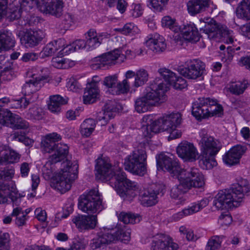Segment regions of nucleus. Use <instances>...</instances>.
Masks as SVG:
<instances>
[{"label":"nucleus","instance_id":"864d4df0","mask_svg":"<svg viewBox=\"0 0 250 250\" xmlns=\"http://www.w3.org/2000/svg\"><path fill=\"white\" fill-rule=\"evenodd\" d=\"M169 0H150L149 5L151 6L154 10L160 12L163 9L164 6L167 3Z\"/></svg>","mask_w":250,"mask_h":250},{"label":"nucleus","instance_id":"cd10ccee","mask_svg":"<svg viewBox=\"0 0 250 250\" xmlns=\"http://www.w3.org/2000/svg\"><path fill=\"white\" fill-rule=\"evenodd\" d=\"M47 78L48 75H45L37 77L35 79L30 80L26 83L22 87L25 95H30L39 90L44 84L43 81Z\"/></svg>","mask_w":250,"mask_h":250},{"label":"nucleus","instance_id":"69168bd1","mask_svg":"<svg viewBox=\"0 0 250 250\" xmlns=\"http://www.w3.org/2000/svg\"><path fill=\"white\" fill-rule=\"evenodd\" d=\"M161 22L163 26L171 29L173 27L175 21L169 16H165L162 19Z\"/></svg>","mask_w":250,"mask_h":250},{"label":"nucleus","instance_id":"6e6552de","mask_svg":"<svg viewBox=\"0 0 250 250\" xmlns=\"http://www.w3.org/2000/svg\"><path fill=\"white\" fill-rule=\"evenodd\" d=\"M146 158L145 145L141 144L137 149L125 159V169L134 174L144 176L146 172Z\"/></svg>","mask_w":250,"mask_h":250},{"label":"nucleus","instance_id":"6ab92c4d","mask_svg":"<svg viewBox=\"0 0 250 250\" xmlns=\"http://www.w3.org/2000/svg\"><path fill=\"white\" fill-rule=\"evenodd\" d=\"M179 157L185 161L193 162L196 160L198 152L193 144L188 141H183L176 148Z\"/></svg>","mask_w":250,"mask_h":250},{"label":"nucleus","instance_id":"bb28decb","mask_svg":"<svg viewBox=\"0 0 250 250\" xmlns=\"http://www.w3.org/2000/svg\"><path fill=\"white\" fill-rule=\"evenodd\" d=\"M65 41L63 39L53 41L43 47L42 51L39 53L40 57L44 58L52 56L59 50H61L60 51H63L65 49Z\"/></svg>","mask_w":250,"mask_h":250},{"label":"nucleus","instance_id":"5701e85b","mask_svg":"<svg viewBox=\"0 0 250 250\" xmlns=\"http://www.w3.org/2000/svg\"><path fill=\"white\" fill-rule=\"evenodd\" d=\"M63 6L62 1H53L48 0L42 3V5L39 6V9L44 14L59 18L62 15Z\"/></svg>","mask_w":250,"mask_h":250},{"label":"nucleus","instance_id":"b1692460","mask_svg":"<svg viewBox=\"0 0 250 250\" xmlns=\"http://www.w3.org/2000/svg\"><path fill=\"white\" fill-rule=\"evenodd\" d=\"M117 110L116 102L109 101L104 104L102 111L97 113L96 119L97 121H99L101 125H104L111 118H113V113Z\"/></svg>","mask_w":250,"mask_h":250},{"label":"nucleus","instance_id":"6e6d98bb","mask_svg":"<svg viewBox=\"0 0 250 250\" xmlns=\"http://www.w3.org/2000/svg\"><path fill=\"white\" fill-rule=\"evenodd\" d=\"M86 243L83 239H78L74 241L67 250H84Z\"/></svg>","mask_w":250,"mask_h":250},{"label":"nucleus","instance_id":"8fccbe9b","mask_svg":"<svg viewBox=\"0 0 250 250\" xmlns=\"http://www.w3.org/2000/svg\"><path fill=\"white\" fill-rule=\"evenodd\" d=\"M11 136L13 140L22 142L26 146H32L34 143L33 140L25 137L24 135L19 134V132H15L11 134Z\"/></svg>","mask_w":250,"mask_h":250},{"label":"nucleus","instance_id":"4468645a","mask_svg":"<svg viewBox=\"0 0 250 250\" xmlns=\"http://www.w3.org/2000/svg\"><path fill=\"white\" fill-rule=\"evenodd\" d=\"M157 164L161 168L164 167L171 173L173 174L177 177L180 176V174L184 173V171L188 168H197L194 167L186 166L182 168L176 160H173L170 157L165 154H160L158 157H156Z\"/></svg>","mask_w":250,"mask_h":250},{"label":"nucleus","instance_id":"7c9ffc66","mask_svg":"<svg viewBox=\"0 0 250 250\" xmlns=\"http://www.w3.org/2000/svg\"><path fill=\"white\" fill-rule=\"evenodd\" d=\"M210 0H190L187 3L188 13L193 16L201 13L209 6Z\"/></svg>","mask_w":250,"mask_h":250},{"label":"nucleus","instance_id":"3c124183","mask_svg":"<svg viewBox=\"0 0 250 250\" xmlns=\"http://www.w3.org/2000/svg\"><path fill=\"white\" fill-rule=\"evenodd\" d=\"M21 9L18 7H12L9 9L6 15L7 18L11 21H14L19 19L21 17Z\"/></svg>","mask_w":250,"mask_h":250},{"label":"nucleus","instance_id":"338daca9","mask_svg":"<svg viewBox=\"0 0 250 250\" xmlns=\"http://www.w3.org/2000/svg\"><path fill=\"white\" fill-rule=\"evenodd\" d=\"M3 179L10 180L14 175L15 170L13 168H6L2 170Z\"/></svg>","mask_w":250,"mask_h":250},{"label":"nucleus","instance_id":"bf43d9fd","mask_svg":"<svg viewBox=\"0 0 250 250\" xmlns=\"http://www.w3.org/2000/svg\"><path fill=\"white\" fill-rule=\"evenodd\" d=\"M67 87L70 90L77 91L78 89H81L83 85L74 78H71L67 83Z\"/></svg>","mask_w":250,"mask_h":250},{"label":"nucleus","instance_id":"f257e3e1","mask_svg":"<svg viewBox=\"0 0 250 250\" xmlns=\"http://www.w3.org/2000/svg\"><path fill=\"white\" fill-rule=\"evenodd\" d=\"M96 178L101 181L109 180V184L124 200L132 201L135 197L138 185L126 178L119 167H112L108 159L98 158L95 166Z\"/></svg>","mask_w":250,"mask_h":250},{"label":"nucleus","instance_id":"0eeeda50","mask_svg":"<svg viewBox=\"0 0 250 250\" xmlns=\"http://www.w3.org/2000/svg\"><path fill=\"white\" fill-rule=\"evenodd\" d=\"M192 114L197 120L214 115L220 117L223 114V109L216 99L203 98L193 104Z\"/></svg>","mask_w":250,"mask_h":250},{"label":"nucleus","instance_id":"13d9d810","mask_svg":"<svg viewBox=\"0 0 250 250\" xmlns=\"http://www.w3.org/2000/svg\"><path fill=\"white\" fill-rule=\"evenodd\" d=\"M246 88L245 83H239L232 85L230 87V90L233 94L239 95L243 93Z\"/></svg>","mask_w":250,"mask_h":250},{"label":"nucleus","instance_id":"0e129e2a","mask_svg":"<svg viewBox=\"0 0 250 250\" xmlns=\"http://www.w3.org/2000/svg\"><path fill=\"white\" fill-rule=\"evenodd\" d=\"M62 21L64 22L63 29L66 30L70 27L71 23L73 22L72 15L69 13H66L62 17Z\"/></svg>","mask_w":250,"mask_h":250},{"label":"nucleus","instance_id":"052dcab7","mask_svg":"<svg viewBox=\"0 0 250 250\" xmlns=\"http://www.w3.org/2000/svg\"><path fill=\"white\" fill-rule=\"evenodd\" d=\"M118 77L116 75L108 76L104 78V84L107 87H113L117 83Z\"/></svg>","mask_w":250,"mask_h":250},{"label":"nucleus","instance_id":"774afa93","mask_svg":"<svg viewBox=\"0 0 250 250\" xmlns=\"http://www.w3.org/2000/svg\"><path fill=\"white\" fill-rule=\"evenodd\" d=\"M35 214L37 218L41 222H44L47 218V215L45 211L42 210L41 208H37L35 211Z\"/></svg>","mask_w":250,"mask_h":250},{"label":"nucleus","instance_id":"de8ad7c7","mask_svg":"<svg viewBox=\"0 0 250 250\" xmlns=\"http://www.w3.org/2000/svg\"><path fill=\"white\" fill-rule=\"evenodd\" d=\"M10 240L9 233L0 231V250H8Z\"/></svg>","mask_w":250,"mask_h":250},{"label":"nucleus","instance_id":"2eb2a0df","mask_svg":"<svg viewBox=\"0 0 250 250\" xmlns=\"http://www.w3.org/2000/svg\"><path fill=\"white\" fill-rule=\"evenodd\" d=\"M137 185L138 188L136 190V194L139 193L140 200L143 206L150 207L155 205L158 202L157 195L161 192L160 186L152 184L147 188H144L143 189H140L138 192L139 186L138 185Z\"/></svg>","mask_w":250,"mask_h":250},{"label":"nucleus","instance_id":"393cba45","mask_svg":"<svg viewBox=\"0 0 250 250\" xmlns=\"http://www.w3.org/2000/svg\"><path fill=\"white\" fill-rule=\"evenodd\" d=\"M247 148L245 146L237 145L231 148L223 156L224 163L229 166H232L239 162L240 159L245 153Z\"/></svg>","mask_w":250,"mask_h":250},{"label":"nucleus","instance_id":"ddd939ff","mask_svg":"<svg viewBox=\"0 0 250 250\" xmlns=\"http://www.w3.org/2000/svg\"><path fill=\"white\" fill-rule=\"evenodd\" d=\"M155 122L157 126L154 128V131H167L180 125L182 122V115L179 112L167 114L155 120Z\"/></svg>","mask_w":250,"mask_h":250},{"label":"nucleus","instance_id":"4be33fe9","mask_svg":"<svg viewBox=\"0 0 250 250\" xmlns=\"http://www.w3.org/2000/svg\"><path fill=\"white\" fill-rule=\"evenodd\" d=\"M109 35L107 33H97L94 29H90L85 34L86 45L87 50H92L102 43L104 38H108Z\"/></svg>","mask_w":250,"mask_h":250},{"label":"nucleus","instance_id":"e2e57ef3","mask_svg":"<svg viewBox=\"0 0 250 250\" xmlns=\"http://www.w3.org/2000/svg\"><path fill=\"white\" fill-rule=\"evenodd\" d=\"M133 8L131 10V15L134 18H138L141 16L143 13V8L140 4H134L133 5Z\"/></svg>","mask_w":250,"mask_h":250},{"label":"nucleus","instance_id":"f704fd0d","mask_svg":"<svg viewBox=\"0 0 250 250\" xmlns=\"http://www.w3.org/2000/svg\"><path fill=\"white\" fill-rule=\"evenodd\" d=\"M20 155L11 149L5 150L3 153H0V164L3 162L15 163L19 161Z\"/></svg>","mask_w":250,"mask_h":250},{"label":"nucleus","instance_id":"1a4fd4ad","mask_svg":"<svg viewBox=\"0 0 250 250\" xmlns=\"http://www.w3.org/2000/svg\"><path fill=\"white\" fill-rule=\"evenodd\" d=\"M62 167L54 186L61 193H64L70 189L72 183L77 178V175L75 170L77 169L78 167L75 165L72 167L68 161L63 162Z\"/></svg>","mask_w":250,"mask_h":250},{"label":"nucleus","instance_id":"5fc2aeb1","mask_svg":"<svg viewBox=\"0 0 250 250\" xmlns=\"http://www.w3.org/2000/svg\"><path fill=\"white\" fill-rule=\"evenodd\" d=\"M130 84L127 79H124L122 82L117 83V88L118 90V93H127L130 89Z\"/></svg>","mask_w":250,"mask_h":250},{"label":"nucleus","instance_id":"423d86ee","mask_svg":"<svg viewBox=\"0 0 250 250\" xmlns=\"http://www.w3.org/2000/svg\"><path fill=\"white\" fill-rule=\"evenodd\" d=\"M62 139L60 135L52 133L47 135L42 142V147L44 152L53 153L48 161L50 165L64 159L68 153V146L65 144L57 143Z\"/></svg>","mask_w":250,"mask_h":250},{"label":"nucleus","instance_id":"c9c22d12","mask_svg":"<svg viewBox=\"0 0 250 250\" xmlns=\"http://www.w3.org/2000/svg\"><path fill=\"white\" fill-rule=\"evenodd\" d=\"M9 124V127L15 129H26L29 127V123L21 118L19 115L12 113Z\"/></svg>","mask_w":250,"mask_h":250},{"label":"nucleus","instance_id":"79ce46f5","mask_svg":"<svg viewBox=\"0 0 250 250\" xmlns=\"http://www.w3.org/2000/svg\"><path fill=\"white\" fill-rule=\"evenodd\" d=\"M223 236H213L208 241L206 250H215L221 246Z\"/></svg>","mask_w":250,"mask_h":250},{"label":"nucleus","instance_id":"ea45409f","mask_svg":"<svg viewBox=\"0 0 250 250\" xmlns=\"http://www.w3.org/2000/svg\"><path fill=\"white\" fill-rule=\"evenodd\" d=\"M111 230L112 235L114 238V242L116 240L128 241L130 240L129 232L125 231L124 229L120 228H117L115 231Z\"/></svg>","mask_w":250,"mask_h":250},{"label":"nucleus","instance_id":"680f3d73","mask_svg":"<svg viewBox=\"0 0 250 250\" xmlns=\"http://www.w3.org/2000/svg\"><path fill=\"white\" fill-rule=\"evenodd\" d=\"M40 57V55L34 52H28L24 53L22 57L21 60L24 62L29 61H35Z\"/></svg>","mask_w":250,"mask_h":250},{"label":"nucleus","instance_id":"f03ea898","mask_svg":"<svg viewBox=\"0 0 250 250\" xmlns=\"http://www.w3.org/2000/svg\"><path fill=\"white\" fill-rule=\"evenodd\" d=\"M168 88L167 83L160 78H156L146 87L145 94L135 100V110L139 113H145L165 102Z\"/></svg>","mask_w":250,"mask_h":250},{"label":"nucleus","instance_id":"f3484780","mask_svg":"<svg viewBox=\"0 0 250 250\" xmlns=\"http://www.w3.org/2000/svg\"><path fill=\"white\" fill-rule=\"evenodd\" d=\"M113 242L112 230L104 229L91 240L90 246L92 250H105L107 245Z\"/></svg>","mask_w":250,"mask_h":250},{"label":"nucleus","instance_id":"37998d69","mask_svg":"<svg viewBox=\"0 0 250 250\" xmlns=\"http://www.w3.org/2000/svg\"><path fill=\"white\" fill-rule=\"evenodd\" d=\"M68 48V52H67V50H66L65 52L68 53L71 52L75 51L82 48H85L87 49L86 41L83 40H76L72 44H67L66 46L65 45V48Z\"/></svg>","mask_w":250,"mask_h":250},{"label":"nucleus","instance_id":"2f4dec72","mask_svg":"<svg viewBox=\"0 0 250 250\" xmlns=\"http://www.w3.org/2000/svg\"><path fill=\"white\" fill-rule=\"evenodd\" d=\"M181 32L184 39L189 42H197L200 39V35L194 23L185 25Z\"/></svg>","mask_w":250,"mask_h":250},{"label":"nucleus","instance_id":"412c9836","mask_svg":"<svg viewBox=\"0 0 250 250\" xmlns=\"http://www.w3.org/2000/svg\"><path fill=\"white\" fill-rule=\"evenodd\" d=\"M44 35L41 30H27L21 34V43L26 47H32L37 45L43 39Z\"/></svg>","mask_w":250,"mask_h":250},{"label":"nucleus","instance_id":"9b49d317","mask_svg":"<svg viewBox=\"0 0 250 250\" xmlns=\"http://www.w3.org/2000/svg\"><path fill=\"white\" fill-rule=\"evenodd\" d=\"M125 59V56L120 50L115 49L96 57L93 60V65L96 68H108L109 66L123 62Z\"/></svg>","mask_w":250,"mask_h":250},{"label":"nucleus","instance_id":"4c0bfd02","mask_svg":"<svg viewBox=\"0 0 250 250\" xmlns=\"http://www.w3.org/2000/svg\"><path fill=\"white\" fill-rule=\"evenodd\" d=\"M148 74L145 69H140L136 72L132 86L135 88L144 85L148 81Z\"/></svg>","mask_w":250,"mask_h":250},{"label":"nucleus","instance_id":"58836bf2","mask_svg":"<svg viewBox=\"0 0 250 250\" xmlns=\"http://www.w3.org/2000/svg\"><path fill=\"white\" fill-rule=\"evenodd\" d=\"M236 14L239 18L250 20V6L241 2L238 6Z\"/></svg>","mask_w":250,"mask_h":250},{"label":"nucleus","instance_id":"c03bdc74","mask_svg":"<svg viewBox=\"0 0 250 250\" xmlns=\"http://www.w3.org/2000/svg\"><path fill=\"white\" fill-rule=\"evenodd\" d=\"M158 72L165 81L167 82L169 84H171L174 80H176V74L168 69L166 68H160Z\"/></svg>","mask_w":250,"mask_h":250},{"label":"nucleus","instance_id":"49530a36","mask_svg":"<svg viewBox=\"0 0 250 250\" xmlns=\"http://www.w3.org/2000/svg\"><path fill=\"white\" fill-rule=\"evenodd\" d=\"M156 126H157V125L155 121L150 125H143L141 128V130L144 137L150 138L153 133H158L159 132L154 131V128H155Z\"/></svg>","mask_w":250,"mask_h":250},{"label":"nucleus","instance_id":"72a5a7b5","mask_svg":"<svg viewBox=\"0 0 250 250\" xmlns=\"http://www.w3.org/2000/svg\"><path fill=\"white\" fill-rule=\"evenodd\" d=\"M209 201L206 198H203L197 203L191 204L190 206L183 209V213L186 215H189L196 213L206 207L208 204Z\"/></svg>","mask_w":250,"mask_h":250},{"label":"nucleus","instance_id":"09e8293b","mask_svg":"<svg viewBox=\"0 0 250 250\" xmlns=\"http://www.w3.org/2000/svg\"><path fill=\"white\" fill-rule=\"evenodd\" d=\"M43 2H45V1L44 0H23L21 4V8L26 11H28L34 7H37L39 8V6L42 5Z\"/></svg>","mask_w":250,"mask_h":250},{"label":"nucleus","instance_id":"a211bd4d","mask_svg":"<svg viewBox=\"0 0 250 250\" xmlns=\"http://www.w3.org/2000/svg\"><path fill=\"white\" fill-rule=\"evenodd\" d=\"M72 221L81 231L93 229L98 223L97 215H78L75 216Z\"/></svg>","mask_w":250,"mask_h":250},{"label":"nucleus","instance_id":"aec40b11","mask_svg":"<svg viewBox=\"0 0 250 250\" xmlns=\"http://www.w3.org/2000/svg\"><path fill=\"white\" fill-rule=\"evenodd\" d=\"M178 246L171 241L170 238L163 234H157L153 237L151 250H177Z\"/></svg>","mask_w":250,"mask_h":250},{"label":"nucleus","instance_id":"39448f33","mask_svg":"<svg viewBox=\"0 0 250 250\" xmlns=\"http://www.w3.org/2000/svg\"><path fill=\"white\" fill-rule=\"evenodd\" d=\"M177 177L179 184L172 188L170 191L172 198L176 199L192 188H201L205 184L204 177L198 168H188Z\"/></svg>","mask_w":250,"mask_h":250},{"label":"nucleus","instance_id":"c85d7f7f","mask_svg":"<svg viewBox=\"0 0 250 250\" xmlns=\"http://www.w3.org/2000/svg\"><path fill=\"white\" fill-rule=\"evenodd\" d=\"M12 33L7 29L0 30V53L11 49L15 46Z\"/></svg>","mask_w":250,"mask_h":250},{"label":"nucleus","instance_id":"f8f14e48","mask_svg":"<svg viewBox=\"0 0 250 250\" xmlns=\"http://www.w3.org/2000/svg\"><path fill=\"white\" fill-rule=\"evenodd\" d=\"M179 73L189 79H196L201 77L206 72V65L198 59H194L188 62L185 67H180Z\"/></svg>","mask_w":250,"mask_h":250},{"label":"nucleus","instance_id":"a878e982","mask_svg":"<svg viewBox=\"0 0 250 250\" xmlns=\"http://www.w3.org/2000/svg\"><path fill=\"white\" fill-rule=\"evenodd\" d=\"M145 43L151 50L156 53L162 52L167 46L164 38L157 33L148 36Z\"/></svg>","mask_w":250,"mask_h":250},{"label":"nucleus","instance_id":"9d476101","mask_svg":"<svg viewBox=\"0 0 250 250\" xmlns=\"http://www.w3.org/2000/svg\"><path fill=\"white\" fill-rule=\"evenodd\" d=\"M78 207L83 212L89 215H97L103 208L98 191L92 189L87 194L81 195L79 199Z\"/></svg>","mask_w":250,"mask_h":250},{"label":"nucleus","instance_id":"dca6fc26","mask_svg":"<svg viewBox=\"0 0 250 250\" xmlns=\"http://www.w3.org/2000/svg\"><path fill=\"white\" fill-rule=\"evenodd\" d=\"M201 30L210 39L220 38L229 34V31L226 26L218 24L213 19H211L208 22H206L204 28Z\"/></svg>","mask_w":250,"mask_h":250},{"label":"nucleus","instance_id":"e433bc0d","mask_svg":"<svg viewBox=\"0 0 250 250\" xmlns=\"http://www.w3.org/2000/svg\"><path fill=\"white\" fill-rule=\"evenodd\" d=\"M118 219L124 224H134L139 223L141 218L138 214L122 211L119 214Z\"/></svg>","mask_w":250,"mask_h":250},{"label":"nucleus","instance_id":"20e7f679","mask_svg":"<svg viewBox=\"0 0 250 250\" xmlns=\"http://www.w3.org/2000/svg\"><path fill=\"white\" fill-rule=\"evenodd\" d=\"M200 137L199 164L202 168L211 169L217 165L214 157L221 149L222 146L219 141L208 134L205 130H202Z\"/></svg>","mask_w":250,"mask_h":250},{"label":"nucleus","instance_id":"a18cd8bd","mask_svg":"<svg viewBox=\"0 0 250 250\" xmlns=\"http://www.w3.org/2000/svg\"><path fill=\"white\" fill-rule=\"evenodd\" d=\"M12 116V113L8 109L0 108V125L9 127V122Z\"/></svg>","mask_w":250,"mask_h":250},{"label":"nucleus","instance_id":"a19ab883","mask_svg":"<svg viewBox=\"0 0 250 250\" xmlns=\"http://www.w3.org/2000/svg\"><path fill=\"white\" fill-rule=\"evenodd\" d=\"M25 117L29 119L40 120L43 117L42 109L36 106L30 108L26 112Z\"/></svg>","mask_w":250,"mask_h":250},{"label":"nucleus","instance_id":"c756f323","mask_svg":"<svg viewBox=\"0 0 250 250\" xmlns=\"http://www.w3.org/2000/svg\"><path fill=\"white\" fill-rule=\"evenodd\" d=\"M100 97V90L95 84L88 83L85 89L83 96V101L85 104L93 103Z\"/></svg>","mask_w":250,"mask_h":250},{"label":"nucleus","instance_id":"473e14b6","mask_svg":"<svg viewBox=\"0 0 250 250\" xmlns=\"http://www.w3.org/2000/svg\"><path fill=\"white\" fill-rule=\"evenodd\" d=\"M66 101L59 95L51 96L50 103L48 104L49 110L53 113H58L61 110L62 105L66 103Z\"/></svg>","mask_w":250,"mask_h":250},{"label":"nucleus","instance_id":"603ef678","mask_svg":"<svg viewBox=\"0 0 250 250\" xmlns=\"http://www.w3.org/2000/svg\"><path fill=\"white\" fill-rule=\"evenodd\" d=\"M51 64L54 67L59 69L65 68L67 66L66 60L60 56L53 57L51 61Z\"/></svg>","mask_w":250,"mask_h":250},{"label":"nucleus","instance_id":"4d7b16f0","mask_svg":"<svg viewBox=\"0 0 250 250\" xmlns=\"http://www.w3.org/2000/svg\"><path fill=\"white\" fill-rule=\"evenodd\" d=\"M171 85H172L176 89H182L187 86L186 81L184 78L177 77L176 75V80H174L173 82H172Z\"/></svg>","mask_w":250,"mask_h":250},{"label":"nucleus","instance_id":"7ed1b4c3","mask_svg":"<svg viewBox=\"0 0 250 250\" xmlns=\"http://www.w3.org/2000/svg\"><path fill=\"white\" fill-rule=\"evenodd\" d=\"M249 191L248 181L241 178L230 189L220 191L214 197L213 205L217 209L221 210L237 207L242 202L245 194Z\"/></svg>","mask_w":250,"mask_h":250}]
</instances>
